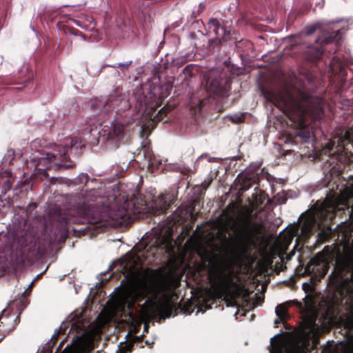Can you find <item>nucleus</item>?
Returning <instances> with one entry per match:
<instances>
[{
  "label": "nucleus",
  "mask_w": 353,
  "mask_h": 353,
  "mask_svg": "<svg viewBox=\"0 0 353 353\" xmlns=\"http://www.w3.org/2000/svg\"><path fill=\"white\" fill-rule=\"evenodd\" d=\"M146 251L137 254L128 253L122 259L121 266L125 270L126 277L129 279L128 286L119 297L117 310L132 318L134 303L148 296L141 305L140 313L144 320L155 317H164L170 311L169 304L161 294L168 288L165 279L154 272H150L142 267L144 263L142 257H145L147 263L152 262Z\"/></svg>",
  "instance_id": "obj_1"
},
{
  "label": "nucleus",
  "mask_w": 353,
  "mask_h": 353,
  "mask_svg": "<svg viewBox=\"0 0 353 353\" xmlns=\"http://www.w3.org/2000/svg\"><path fill=\"white\" fill-rule=\"evenodd\" d=\"M267 100L280 108L299 129V136L305 142L314 137L313 132L306 128L307 119L319 120L323 114V101L312 97L305 89L285 88L279 91L263 92Z\"/></svg>",
  "instance_id": "obj_2"
},
{
  "label": "nucleus",
  "mask_w": 353,
  "mask_h": 353,
  "mask_svg": "<svg viewBox=\"0 0 353 353\" xmlns=\"http://www.w3.org/2000/svg\"><path fill=\"white\" fill-rule=\"evenodd\" d=\"M106 199L98 195L95 190H90L82 194L77 205V214L90 224L103 221L109 207L105 204Z\"/></svg>",
  "instance_id": "obj_3"
},
{
  "label": "nucleus",
  "mask_w": 353,
  "mask_h": 353,
  "mask_svg": "<svg viewBox=\"0 0 353 353\" xmlns=\"http://www.w3.org/2000/svg\"><path fill=\"white\" fill-rule=\"evenodd\" d=\"M277 336L279 334L272 339L270 353H307L310 351L308 334L305 333H302L299 337L288 340L283 338L274 340Z\"/></svg>",
  "instance_id": "obj_4"
},
{
  "label": "nucleus",
  "mask_w": 353,
  "mask_h": 353,
  "mask_svg": "<svg viewBox=\"0 0 353 353\" xmlns=\"http://www.w3.org/2000/svg\"><path fill=\"white\" fill-rule=\"evenodd\" d=\"M335 207L330 205L327 208L324 205L323 209L317 212L316 214L309 213L301 217V235L303 237H307L314 228L321 230V223L317 219H324L325 221L331 220L334 216Z\"/></svg>",
  "instance_id": "obj_5"
},
{
  "label": "nucleus",
  "mask_w": 353,
  "mask_h": 353,
  "mask_svg": "<svg viewBox=\"0 0 353 353\" xmlns=\"http://www.w3.org/2000/svg\"><path fill=\"white\" fill-rule=\"evenodd\" d=\"M208 279L212 286L224 290L236 287L240 281L237 272L231 270L225 272L214 267L210 269Z\"/></svg>",
  "instance_id": "obj_6"
},
{
  "label": "nucleus",
  "mask_w": 353,
  "mask_h": 353,
  "mask_svg": "<svg viewBox=\"0 0 353 353\" xmlns=\"http://www.w3.org/2000/svg\"><path fill=\"white\" fill-rule=\"evenodd\" d=\"M347 29L342 28L341 29H334L332 32L327 31L324 33L321 37L316 39L315 46L310 48L312 54V58L319 59L323 53L321 46L323 44H327L332 41H337L341 39V35L346 32Z\"/></svg>",
  "instance_id": "obj_7"
},
{
  "label": "nucleus",
  "mask_w": 353,
  "mask_h": 353,
  "mask_svg": "<svg viewBox=\"0 0 353 353\" xmlns=\"http://www.w3.org/2000/svg\"><path fill=\"white\" fill-rule=\"evenodd\" d=\"M204 81L202 86L210 94H218L222 89V79L219 70L212 69L207 71L203 75Z\"/></svg>",
  "instance_id": "obj_8"
},
{
  "label": "nucleus",
  "mask_w": 353,
  "mask_h": 353,
  "mask_svg": "<svg viewBox=\"0 0 353 353\" xmlns=\"http://www.w3.org/2000/svg\"><path fill=\"white\" fill-rule=\"evenodd\" d=\"M255 247V242L250 235L241 238L234 248V252L240 261L248 259V254Z\"/></svg>",
  "instance_id": "obj_9"
},
{
  "label": "nucleus",
  "mask_w": 353,
  "mask_h": 353,
  "mask_svg": "<svg viewBox=\"0 0 353 353\" xmlns=\"http://www.w3.org/2000/svg\"><path fill=\"white\" fill-rule=\"evenodd\" d=\"M63 325L64 328L70 327V331H75L81 336L85 335L84 320L81 313H72L66 319L65 322H63L59 329H62Z\"/></svg>",
  "instance_id": "obj_10"
},
{
  "label": "nucleus",
  "mask_w": 353,
  "mask_h": 353,
  "mask_svg": "<svg viewBox=\"0 0 353 353\" xmlns=\"http://www.w3.org/2000/svg\"><path fill=\"white\" fill-rule=\"evenodd\" d=\"M173 201L172 194H161L149 204L148 208L152 214H161L164 212Z\"/></svg>",
  "instance_id": "obj_11"
},
{
  "label": "nucleus",
  "mask_w": 353,
  "mask_h": 353,
  "mask_svg": "<svg viewBox=\"0 0 353 353\" xmlns=\"http://www.w3.org/2000/svg\"><path fill=\"white\" fill-rule=\"evenodd\" d=\"M124 131V125L118 121H114L110 126L105 125L99 134L106 139H114L121 136Z\"/></svg>",
  "instance_id": "obj_12"
},
{
  "label": "nucleus",
  "mask_w": 353,
  "mask_h": 353,
  "mask_svg": "<svg viewBox=\"0 0 353 353\" xmlns=\"http://www.w3.org/2000/svg\"><path fill=\"white\" fill-rule=\"evenodd\" d=\"M350 143L353 147V131H347L343 137L334 140L332 143H329V149L332 150L334 147L337 148V152H343L345 148V144Z\"/></svg>",
  "instance_id": "obj_13"
},
{
  "label": "nucleus",
  "mask_w": 353,
  "mask_h": 353,
  "mask_svg": "<svg viewBox=\"0 0 353 353\" xmlns=\"http://www.w3.org/2000/svg\"><path fill=\"white\" fill-rule=\"evenodd\" d=\"M68 148L64 147L63 150L61 151L60 150H58L57 153H47L46 154V157L44 158H42V159L40 160L39 164H41L43 161H47V163H46V168H48L51 166V163L55 162L56 160H59L61 159H65L67 154L66 152L68 150Z\"/></svg>",
  "instance_id": "obj_14"
},
{
  "label": "nucleus",
  "mask_w": 353,
  "mask_h": 353,
  "mask_svg": "<svg viewBox=\"0 0 353 353\" xmlns=\"http://www.w3.org/2000/svg\"><path fill=\"white\" fill-rule=\"evenodd\" d=\"M254 176V174L247 175V171L239 174L236 178L237 185L239 189L243 191L248 190L252 186V179Z\"/></svg>",
  "instance_id": "obj_15"
},
{
  "label": "nucleus",
  "mask_w": 353,
  "mask_h": 353,
  "mask_svg": "<svg viewBox=\"0 0 353 353\" xmlns=\"http://www.w3.org/2000/svg\"><path fill=\"white\" fill-rule=\"evenodd\" d=\"M209 29L212 30L217 37H221L223 32V28L221 26L220 21L216 19H211L208 23Z\"/></svg>",
  "instance_id": "obj_16"
},
{
  "label": "nucleus",
  "mask_w": 353,
  "mask_h": 353,
  "mask_svg": "<svg viewBox=\"0 0 353 353\" xmlns=\"http://www.w3.org/2000/svg\"><path fill=\"white\" fill-rule=\"evenodd\" d=\"M158 247L159 248L165 250L166 252H171L173 245L170 236H163L162 239H161V242L158 243Z\"/></svg>",
  "instance_id": "obj_17"
},
{
  "label": "nucleus",
  "mask_w": 353,
  "mask_h": 353,
  "mask_svg": "<svg viewBox=\"0 0 353 353\" xmlns=\"http://www.w3.org/2000/svg\"><path fill=\"white\" fill-rule=\"evenodd\" d=\"M126 203H124L123 206L119 207L115 212L114 216L117 219H124L129 215L128 210L125 207Z\"/></svg>",
  "instance_id": "obj_18"
},
{
  "label": "nucleus",
  "mask_w": 353,
  "mask_h": 353,
  "mask_svg": "<svg viewBox=\"0 0 353 353\" xmlns=\"http://www.w3.org/2000/svg\"><path fill=\"white\" fill-rule=\"evenodd\" d=\"M287 307L285 304L278 305L275 309V313L281 319H284L286 316Z\"/></svg>",
  "instance_id": "obj_19"
},
{
  "label": "nucleus",
  "mask_w": 353,
  "mask_h": 353,
  "mask_svg": "<svg viewBox=\"0 0 353 353\" xmlns=\"http://www.w3.org/2000/svg\"><path fill=\"white\" fill-rule=\"evenodd\" d=\"M288 232H290L289 240L291 241L294 236H297L299 234L298 225H296L293 226L292 228H290Z\"/></svg>",
  "instance_id": "obj_20"
},
{
  "label": "nucleus",
  "mask_w": 353,
  "mask_h": 353,
  "mask_svg": "<svg viewBox=\"0 0 353 353\" xmlns=\"http://www.w3.org/2000/svg\"><path fill=\"white\" fill-rule=\"evenodd\" d=\"M149 161H150V165L152 167H154V166L157 167L159 165L162 164V160L156 157L150 158Z\"/></svg>",
  "instance_id": "obj_21"
},
{
  "label": "nucleus",
  "mask_w": 353,
  "mask_h": 353,
  "mask_svg": "<svg viewBox=\"0 0 353 353\" xmlns=\"http://www.w3.org/2000/svg\"><path fill=\"white\" fill-rule=\"evenodd\" d=\"M89 179V176L87 174L81 173L80 174L77 180L78 181L79 183L83 184L86 183Z\"/></svg>",
  "instance_id": "obj_22"
},
{
  "label": "nucleus",
  "mask_w": 353,
  "mask_h": 353,
  "mask_svg": "<svg viewBox=\"0 0 353 353\" xmlns=\"http://www.w3.org/2000/svg\"><path fill=\"white\" fill-rule=\"evenodd\" d=\"M132 63V61H129L125 63H117L112 65L113 68H122L123 69H127Z\"/></svg>",
  "instance_id": "obj_23"
},
{
  "label": "nucleus",
  "mask_w": 353,
  "mask_h": 353,
  "mask_svg": "<svg viewBox=\"0 0 353 353\" xmlns=\"http://www.w3.org/2000/svg\"><path fill=\"white\" fill-rule=\"evenodd\" d=\"M63 353H78V352H77V348L67 345L65 347V348L64 349Z\"/></svg>",
  "instance_id": "obj_24"
},
{
  "label": "nucleus",
  "mask_w": 353,
  "mask_h": 353,
  "mask_svg": "<svg viewBox=\"0 0 353 353\" xmlns=\"http://www.w3.org/2000/svg\"><path fill=\"white\" fill-rule=\"evenodd\" d=\"M232 120L235 123H239L241 121V119L240 116H235L232 118Z\"/></svg>",
  "instance_id": "obj_25"
},
{
  "label": "nucleus",
  "mask_w": 353,
  "mask_h": 353,
  "mask_svg": "<svg viewBox=\"0 0 353 353\" xmlns=\"http://www.w3.org/2000/svg\"><path fill=\"white\" fill-rule=\"evenodd\" d=\"M263 301V298L260 297V296H258L256 299V305H259L261 303V302Z\"/></svg>",
  "instance_id": "obj_26"
},
{
  "label": "nucleus",
  "mask_w": 353,
  "mask_h": 353,
  "mask_svg": "<svg viewBox=\"0 0 353 353\" xmlns=\"http://www.w3.org/2000/svg\"><path fill=\"white\" fill-rule=\"evenodd\" d=\"M283 319H281L279 317H278V319H276L275 321H274V324L275 325H278L279 323H280L281 321H283Z\"/></svg>",
  "instance_id": "obj_27"
},
{
  "label": "nucleus",
  "mask_w": 353,
  "mask_h": 353,
  "mask_svg": "<svg viewBox=\"0 0 353 353\" xmlns=\"http://www.w3.org/2000/svg\"><path fill=\"white\" fill-rule=\"evenodd\" d=\"M39 276V275H37V278H36L35 279H34V280H32V282L29 284L28 289H29V288H30L32 287V285H33V283L34 282V281H35V280H36Z\"/></svg>",
  "instance_id": "obj_28"
},
{
  "label": "nucleus",
  "mask_w": 353,
  "mask_h": 353,
  "mask_svg": "<svg viewBox=\"0 0 353 353\" xmlns=\"http://www.w3.org/2000/svg\"><path fill=\"white\" fill-rule=\"evenodd\" d=\"M314 31V28H311L310 30H308L307 32V34L310 35Z\"/></svg>",
  "instance_id": "obj_29"
},
{
  "label": "nucleus",
  "mask_w": 353,
  "mask_h": 353,
  "mask_svg": "<svg viewBox=\"0 0 353 353\" xmlns=\"http://www.w3.org/2000/svg\"><path fill=\"white\" fill-rule=\"evenodd\" d=\"M68 141H70V143L71 144V145H73L74 144H75L77 143V141H74V139H70V140H68Z\"/></svg>",
  "instance_id": "obj_30"
},
{
  "label": "nucleus",
  "mask_w": 353,
  "mask_h": 353,
  "mask_svg": "<svg viewBox=\"0 0 353 353\" xmlns=\"http://www.w3.org/2000/svg\"><path fill=\"white\" fill-rule=\"evenodd\" d=\"M307 287H310L309 284H307V283H304L303 284V288L305 290H306V288Z\"/></svg>",
  "instance_id": "obj_31"
},
{
  "label": "nucleus",
  "mask_w": 353,
  "mask_h": 353,
  "mask_svg": "<svg viewBox=\"0 0 353 353\" xmlns=\"http://www.w3.org/2000/svg\"><path fill=\"white\" fill-rule=\"evenodd\" d=\"M347 205L346 203H343V206L341 208V209L343 210L345 208H347Z\"/></svg>",
  "instance_id": "obj_32"
},
{
  "label": "nucleus",
  "mask_w": 353,
  "mask_h": 353,
  "mask_svg": "<svg viewBox=\"0 0 353 353\" xmlns=\"http://www.w3.org/2000/svg\"><path fill=\"white\" fill-rule=\"evenodd\" d=\"M4 259H5V256H1L0 257V263L3 262Z\"/></svg>",
  "instance_id": "obj_33"
},
{
  "label": "nucleus",
  "mask_w": 353,
  "mask_h": 353,
  "mask_svg": "<svg viewBox=\"0 0 353 353\" xmlns=\"http://www.w3.org/2000/svg\"><path fill=\"white\" fill-rule=\"evenodd\" d=\"M214 159V158H209V159H208V161H212Z\"/></svg>",
  "instance_id": "obj_34"
},
{
  "label": "nucleus",
  "mask_w": 353,
  "mask_h": 353,
  "mask_svg": "<svg viewBox=\"0 0 353 353\" xmlns=\"http://www.w3.org/2000/svg\"><path fill=\"white\" fill-rule=\"evenodd\" d=\"M144 330H145V331H147V330H148V325H144Z\"/></svg>",
  "instance_id": "obj_35"
},
{
  "label": "nucleus",
  "mask_w": 353,
  "mask_h": 353,
  "mask_svg": "<svg viewBox=\"0 0 353 353\" xmlns=\"http://www.w3.org/2000/svg\"><path fill=\"white\" fill-rule=\"evenodd\" d=\"M204 157H207V155H201L199 159L203 158Z\"/></svg>",
  "instance_id": "obj_36"
},
{
  "label": "nucleus",
  "mask_w": 353,
  "mask_h": 353,
  "mask_svg": "<svg viewBox=\"0 0 353 353\" xmlns=\"http://www.w3.org/2000/svg\"><path fill=\"white\" fill-rule=\"evenodd\" d=\"M154 119H158V115H156V117H154Z\"/></svg>",
  "instance_id": "obj_37"
},
{
  "label": "nucleus",
  "mask_w": 353,
  "mask_h": 353,
  "mask_svg": "<svg viewBox=\"0 0 353 353\" xmlns=\"http://www.w3.org/2000/svg\"><path fill=\"white\" fill-rule=\"evenodd\" d=\"M154 119H158V115H156V117H154Z\"/></svg>",
  "instance_id": "obj_38"
},
{
  "label": "nucleus",
  "mask_w": 353,
  "mask_h": 353,
  "mask_svg": "<svg viewBox=\"0 0 353 353\" xmlns=\"http://www.w3.org/2000/svg\"><path fill=\"white\" fill-rule=\"evenodd\" d=\"M154 119H158V115H156V117H154Z\"/></svg>",
  "instance_id": "obj_39"
},
{
  "label": "nucleus",
  "mask_w": 353,
  "mask_h": 353,
  "mask_svg": "<svg viewBox=\"0 0 353 353\" xmlns=\"http://www.w3.org/2000/svg\"><path fill=\"white\" fill-rule=\"evenodd\" d=\"M162 110H159L158 114H160Z\"/></svg>",
  "instance_id": "obj_40"
},
{
  "label": "nucleus",
  "mask_w": 353,
  "mask_h": 353,
  "mask_svg": "<svg viewBox=\"0 0 353 353\" xmlns=\"http://www.w3.org/2000/svg\"><path fill=\"white\" fill-rule=\"evenodd\" d=\"M307 270H310V265H309V266L307 267Z\"/></svg>",
  "instance_id": "obj_41"
},
{
  "label": "nucleus",
  "mask_w": 353,
  "mask_h": 353,
  "mask_svg": "<svg viewBox=\"0 0 353 353\" xmlns=\"http://www.w3.org/2000/svg\"><path fill=\"white\" fill-rule=\"evenodd\" d=\"M327 230L330 231L331 230V228H327Z\"/></svg>",
  "instance_id": "obj_42"
},
{
  "label": "nucleus",
  "mask_w": 353,
  "mask_h": 353,
  "mask_svg": "<svg viewBox=\"0 0 353 353\" xmlns=\"http://www.w3.org/2000/svg\"><path fill=\"white\" fill-rule=\"evenodd\" d=\"M27 290H28V289L25 290L23 291V293H26V292H27Z\"/></svg>",
  "instance_id": "obj_43"
},
{
  "label": "nucleus",
  "mask_w": 353,
  "mask_h": 353,
  "mask_svg": "<svg viewBox=\"0 0 353 353\" xmlns=\"http://www.w3.org/2000/svg\"><path fill=\"white\" fill-rule=\"evenodd\" d=\"M27 290H28V289L25 290L23 291V293H26V292H27Z\"/></svg>",
  "instance_id": "obj_44"
},
{
  "label": "nucleus",
  "mask_w": 353,
  "mask_h": 353,
  "mask_svg": "<svg viewBox=\"0 0 353 353\" xmlns=\"http://www.w3.org/2000/svg\"><path fill=\"white\" fill-rule=\"evenodd\" d=\"M27 290H28V289L25 290L23 291V293H26V292H27Z\"/></svg>",
  "instance_id": "obj_45"
}]
</instances>
